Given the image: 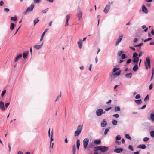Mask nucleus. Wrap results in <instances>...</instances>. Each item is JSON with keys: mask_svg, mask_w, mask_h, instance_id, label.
Listing matches in <instances>:
<instances>
[{"mask_svg": "<svg viewBox=\"0 0 154 154\" xmlns=\"http://www.w3.org/2000/svg\"><path fill=\"white\" fill-rule=\"evenodd\" d=\"M83 128V125H79L77 127V130L74 132V136L75 137L79 135L81 133Z\"/></svg>", "mask_w": 154, "mask_h": 154, "instance_id": "obj_1", "label": "nucleus"}, {"mask_svg": "<svg viewBox=\"0 0 154 154\" xmlns=\"http://www.w3.org/2000/svg\"><path fill=\"white\" fill-rule=\"evenodd\" d=\"M145 65L146 69H148L151 67L150 59L149 57H147L146 58V62L145 63Z\"/></svg>", "mask_w": 154, "mask_h": 154, "instance_id": "obj_2", "label": "nucleus"}, {"mask_svg": "<svg viewBox=\"0 0 154 154\" xmlns=\"http://www.w3.org/2000/svg\"><path fill=\"white\" fill-rule=\"evenodd\" d=\"M105 111L102 109H99L96 110V113L97 116H100L103 114H105Z\"/></svg>", "mask_w": 154, "mask_h": 154, "instance_id": "obj_3", "label": "nucleus"}, {"mask_svg": "<svg viewBox=\"0 0 154 154\" xmlns=\"http://www.w3.org/2000/svg\"><path fill=\"white\" fill-rule=\"evenodd\" d=\"M34 8V5L33 4H32L30 7H28L24 13V14H26L27 12H30L32 11Z\"/></svg>", "mask_w": 154, "mask_h": 154, "instance_id": "obj_4", "label": "nucleus"}, {"mask_svg": "<svg viewBox=\"0 0 154 154\" xmlns=\"http://www.w3.org/2000/svg\"><path fill=\"white\" fill-rule=\"evenodd\" d=\"M89 142V139L86 138L83 140L84 147L85 149H86Z\"/></svg>", "mask_w": 154, "mask_h": 154, "instance_id": "obj_5", "label": "nucleus"}, {"mask_svg": "<svg viewBox=\"0 0 154 154\" xmlns=\"http://www.w3.org/2000/svg\"><path fill=\"white\" fill-rule=\"evenodd\" d=\"M100 151L102 152L107 151L109 149V147L105 146H100Z\"/></svg>", "mask_w": 154, "mask_h": 154, "instance_id": "obj_6", "label": "nucleus"}, {"mask_svg": "<svg viewBox=\"0 0 154 154\" xmlns=\"http://www.w3.org/2000/svg\"><path fill=\"white\" fill-rule=\"evenodd\" d=\"M121 73V71H118L117 72H116V73L112 74L111 75V77L112 79H114L115 77V76H119Z\"/></svg>", "mask_w": 154, "mask_h": 154, "instance_id": "obj_7", "label": "nucleus"}, {"mask_svg": "<svg viewBox=\"0 0 154 154\" xmlns=\"http://www.w3.org/2000/svg\"><path fill=\"white\" fill-rule=\"evenodd\" d=\"M142 11L143 12L146 14H147L148 12L147 8L144 5H142Z\"/></svg>", "mask_w": 154, "mask_h": 154, "instance_id": "obj_8", "label": "nucleus"}, {"mask_svg": "<svg viewBox=\"0 0 154 154\" xmlns=\"http://www.w3.org/2000/svg\"><path fill=\"white\" fill-rule=\"evenodd\" d=\"M107 125V122L105 120V119H103V121L101 123V126L102 127H105Z\"/></svg>", "mask_w": 154, "mask_h": 154, "instance_id": "obj_9", "label": "nucleus"}, {"mask_svg": "<svg viewBox=\"0 0 154 154\" xmlns=\"http://www.w3.org/2000/svg\"><path fill=\"white\" fill-rule=\"evenodd\" d=\"M122 35H121V36H120L119 38H118L116 42L115 45L116 46H117L119 44V43L121 42V40H122Z\"/></svg>", "mask_w": 154, "mask_h": 154, "instance_id": "obj_10", "label": "nucleus"}, {"mask_svg": "<svg viewBox=\"0 0 154 154\" xmlns=\"http://www.w3.org/2000/svg\"><path fill=\"white\" fill-rule=\"evenodd\" d=\"M110 7L109 6L106 5L103 11L106 14L107 13L110 9Z\"/></svg>", "mask_w": 154, "mask_h": 154, "instance_id": "obj_11", "label": "nucleus"}, {"mask_svg": "<svg viewBox=\"0 0 154 154\" xmlns=\"http://www.w3.org/2000/svg\"><path fill=\"white\" fill-rule=\"evenodd\" d=\"M0 108H1L2 111H4L5 110L4 103L2 101L0 102Z\"/></svg>", "mask_w": 154, "mask_h": 154, "instance_id": "obj_12", "label": "nucleus"}, {"mask_svg": "<svg viewBox=\"0 0 154 154\" xmlns=\"http://www.w3.org/2000/svg\"><path fill=\"white\" fill-rule=\"evenodd\" d=\"M123 150L122 148H117L114 150V152L117 153H120L122 152Z\"/></svg>", "mask_w": 154, "mask_h": 154, "instance_id": "obj_13", "label": "nucleus"}, {"mask_svg": "<svg viewBox=\"0 0 154 154\" xmlns=\"http://www.w3.org/2000/svg\"><path fill=\"white\" fill-rule=\"evenodd\" d=\"M77 16L78 18V20H80L82 17V12H77Z\"/></svg>", "mask_w": 154, "mask_h": 154, "instance_id": "obj_14", "label": "nucleus"}, {"mask_svg": "<svg viewBox=\"0 0 154 154\" xmlns=\"http://www.w3.org/2000/svg\"><path fill=\"white\" fill-rule=\"evenodd\" d=\"M77 43L78 45L79 48V49H81L82 48V41L80 39L78 41Z\"/></svg>", "mask_w": 154, "mask_h": 154, "instance_id": "obj_15", "label": "nucleus"}, {"mask_svg": "<svg viewBox=\"0 0 154 154\" xmlns=\"http://www.w3.org/2000/svg\"><path fill=\"white\" fill-rule=\"evenodd\" d=\"M28 53L29 51H26L23 53V58L26 59L27 58Z\"/></svg>", "mask_w": 154, "mask_h": 154, "instance_id": "obj_16", "label": "nucleus"}, {"mask_svg": "<svg viewBox=\"0 0 154 154\" xmlns=\"http://www.w3.org/2000/svg\"><path fill=\"white\" fill-rule=\"evenodd\" d=\"M132 75V73H130L125 74V76L126 78L128 79L131 78Z\"/></svg>", "mask_w": 154, "mask_h": 154, "instance_id": "obj_17", "label": "nucleus"}, {"mask_svg": "<svg viewBox=\"0 0 154 154\" xmlns=\"http://www.w3.org/2000/svg\"><path fill=\"white\" fill-rule=\"evenodd\" d=\"M22 56V54H20L18 55L15 58V60H14V62H16L18 60L20 59V58H21Z\"/></svg>", "mask_w": 154, "mask_h": 154, "instance_id": "obj_18", "label": "nucleus"}, {"mask_svg": "<svg viewBox=\"0 0 154 154\" xmlns=\"http://www.w3.org/2000/svg\"><path fill=\"white\" fill-rule=\"evenodd\" d=\"M50 129L49 128L48 131V135L49 137H53V130H52V131L50 133Z\"/></svg>", "mask_w": 154, "mask_h": 154, "instance_id": "obj_19", "label": "nucleus"}, {"mask_svg": "<svg viewBox=\"0 0 154 154\" xmlns=\"http://www.w3.org/2000/svg\"><path fill=\"white\" fill-rule=\"evenodd\" d=\"M137 148L144 149L146 148V146L144 144L140 145L137 146Z\"/></svg>", "mask_w": 154, "mask_h": 154, "instance_id": "obj_20", "label": "nucleus"}, {"mask_svg": "<svg viewBox=\"0 0 154 154\" xmlns=\"http://www.w3.org/2000/svg\"><path fill=\"white\" fill-rule=\"evenodd\" d=\"M43 45V43H42L41 45H35L34 46V48L37 50H39L42 47Z\"/></svg>", "mask_w": 154, "mask_h": 154, "instance_id": "obj_21", "label": "nucleus"}, {"mask_svg": "<svg viewBox=\"0 0 154 154\" xmlns=\"http://www.w3.org/2000/svg\"><path fill=\"white\" fill-rule=\"evenodd\" d=\"M138 69V66L137 64L135 65L133 67V70L134 71L136 72L137 71Z\"/></svg>", "mask_w": 154, "mask_h": 154, "instance_id": "obj_22", "label": "nucleus"}, {"mask_svg": "<svg viewBox=\"0 0 154 154\" xmlns=\"http://www.w3.org/2000/svg\"><path fill=\"white\" fill-rule=\"evenodd\" d=\"M94 143L95 144L97 145H98L100 143L101 140L100 139L96 140H95Z\"/></svg>", "mask_w": 154, "mask_h": 154, "instance_id": "obj_23", "label": "nucleus"}, {"mask_svg": "<svg viewBox=\"0 0 154 154\" xmlns=\"http://www.w3.org/2000/svg\"><path fill=\"white\" fill-rule=\"evenodd\" d=\"M135 102L138 105L140 104L142 102L141 99H139L138 100H134Z\"/></svg>", "mask_w": 154, "mask_h": 154, "instance_id": "obj_24", "label": "nucleus"}, {"mask_svg": "<svg viewBox=\"0 0 154 154\" xmlns=\"http://www.w3.org/2000/svg\"><path fill=\"white\" fill-rule=\"evenodd\" d=\"M15 26V25L14 23H12L11 24L10 26V29L11 30H12Z\"/></svg>", "mask_w": 154, "mask_h": 154, "instance_id": "obj_25", "label": "nucleus"}, {"mask_svg": "<svg viewBox=\"0 0 154 154\" xmlns=\"http://www.w3.org/2000/svg\"><path fill=\"white\" fill-rule=\"evenodd\" d=\"M76 146L75 145H73L72 147V152L73 154H75V152H76Z\"/></svg>", "mask_w": 154, "mask_h": 154, "instance_id": "obj_26", "label": "nucleus"}, {"mask_svg": "<svg viewBox=\"0 0 154 154\" xmlns=\"http://www.w3.org/2000/svg\"><path fill=\"white\" fill-rule=\"evenodd\" d=\"M134 59L133 60V62L134 63H137L139 61V58L138 57L133 58Z\"/></svg>", "mask_w": 154, "mask_h": 154, "instance_id": "obj_27", "label": "nucleus"}, {"mask_svg": "<svg viewBox=\"0 0 154 154\" xmlns=\"http://www.w3.org/2000/svg\"><path fill=\"white\" fill-rule=\"evenodd\" d=\"M112 124L114 125H116L117 124V121L116 120H113L112 121Z\"/></svg>", "mask_w": 154, "mask_h": 154, "instance_id": "obj_28", "label": "nucleus"}, {"mask_svg": "<svg viewBox=\"0 0 154 154\" xmlns=\"http://www.w3.org/2000/svg\"><path fill=\"white\" fill-rule=\"evenodd\" d=\"M39 21V20L37 19L34 20L33 21V23H34V26H35L36 23Z\"/></svg>", "mask_w": 154, "mask_h": 154, "instance_id": "obj_29", "label": "nucleus"}, {"mask_svg": "<svg viewBox=\"0 0 154 154\" xmlns=\"http://www.w3.org/2000/svg\"><path fill=\"white\" fill-rule=\"evenodd\" d=\"M11 20L12 21H16L17 20V17L16 16L14 17H11Z\"/></svg>", "mask_w": 154, "mask_h": 154, "instance_id": "obj_30", "label": "nucleus"}, {"mask_svg": "<svg viewBox=\"0 0 154 154\" xmlns=\"http://www.w3.org/2000/svg\"><path fill=\"white\" fill-rule=\"evenodd\" d=\"M120 110V108L119 106H116L115 108V111H119Z\"/></svg>", "mask_w": 154, "mask_h": 154, "instance_id": "obj_31", "label": "nucleus"}, {"mask_svg": "<svg viewBox=\"0 0 154 154\" xmlns=\"http://www.w3.org/2000/svg\"><path fill=\"white\" fill-rule=\"evenodd\" d=\"M100 146H97L94 148V150L95 151H97L98 150H100Z\"/></svg>", "mask_w": 154, "mask_h": 154, "instance_id": "obj_32", "label": "nucleus"}, {"mask_svg": "<svg viewBox=\"0 0 154 154\" xmlns=\"http://www.w3.org/2000/svg\"><path fill=\"white\" fill-rule=\"evenodd\" d=\"M143 43H141L138 45H134V47H138L139 48H140L141 47V46L143 45Z\"/></svg>", "mask_w": 154, "mask_h": 154, "instance_id": "obj_33", "label": "nucleus"}, {"mask_svg": "<svg viewBox=\"0 0 154 154\" xmlns=\"http://www.w3.org/2000/svg\"><path fill=\"white\" fill-rule=\"evenodd\" d=\"M150 134L152 137L154 138V131H151Z\"/></svg>", "mask_w": 154, "mask_h": 154, "instance_id": "obj_34", "label": "nucleus"}, {"mask_svg": "<svg viewBox=\"0 0 154 154\" xmlns=\"http://www.w3.org/2000/svg\"><path fill=\"white\" fill-rule=\"evenodd\" d=\"M151 119L152 121H154V114L151 113L150 115Z\"/></svg>", "mask_w": 154, "mask_h": 154, "instance_id": "obj_35", "label": "nucleus"}, {"mask_svg": "<svg viewBox=\"0 0 154 154\" xmlns=\"http://www.w3.org/2000/svg\"><path fill=\"white\" fill-rule=\"evenodd\" d=\"M152 76L151 77V80H152V78L154 74V68H153L152 69Z\"/></svg>", "mask_w": 154, "mask_h": 154, "instance_id": "obj_36", "label": "nucleus"}, {"mask_svg": "<svg viewBox=\"0 0 154 154\" xmlns=\"http://www.w3.org/2000/svg\"><path fill=\"white\" fill-rule=\"evenodd\" d=\"M125 137L128 139L131 140V137H130V135L128 134H126L125 135Z\"/></svg>", "mask_w": 154, "mask_h": 154, "instance_id": "obj_37", "label": "nucleus"}, {"mask_svg": "<svg viewBox=\"0 0 154 154\" xmlns=\"http://www.w3.org/2000/svg\"><path fill=\"white\" fill-rule=\"evenodd\" d=\"M138 54L137 52H134L133 54V58H135L137 57Z\"/></svg>", "mask_w": 154, "mask_h": 154, "instance_id": "obj_38", "label": "nucleus"}, {"mask_svg": "<svg viewBox=\"0 0 154 154\" xmlns=\"http://www.w3.org/2000/svg\"><path fill=\"white\" fill-rule=\"evenodd\" d=\"M88 147L90 148H92L94 147V145L93 143H90L88 145Z\"/></svg>", "mask_w": 154, "mask_h": 154, "instance_id": "obj_39", "label": "nucleus"}, {"mask_svg": "<svg viewBox=\"0 0 154 154\" xmlns=\"http://www.w3.org/2000/svg\"><path fill=\"white\" fill-rule=\"evenodd\" d=\"M149 139V138L147 137H145L143 139V140L144 142H146L148 141Z\"/></svg>", "mask_w": 154, "mask_h": 154, "instance_id": "obj_40", "label": "nucleus"}, {"mask_svg": "<svg viewBox=\"0 0 154 154\" xmlns=\"http://www.w3.org/2000/svg\"><path fill=\"white\" fill-rule=\"evenodd\" d=\"M149 95L148 94L146 96V97L144 99V101L145 102H146L147 101H148L149 100Z\"/></svg>", "mask_w": 154, "mask_h": 154, "instance_id": "obj_41", "label": "nucleus"}, {"mask_svg": "<svg viewBox=\"0 0 154 154\" xmlns=\"http://www.w3.org/2000/svg\"><path fill=\"white\" fill-rule=\"evenodd\" d=\"M109 131V128H107L105 129L104 132V135H106Z\"/></svg>", "mask_w": 154, "mask_h": 154, "instance_id": "obj_42", "label": "nucleus"}, {"mask_svg": "<svg viewBox=\"0 0 154 154\" xmlns=\"http://www.w3.org/2000/svg\"><path fill=\"white\" fill-rule=\"evenodd\" d=\"M123 53V51H119L118 52V56H120L122 55V54Z\"/></svg>", "mask_w": 154, "mask_h": 154, "instance_id": "obj_43", "label": "nucleus"}, {"mask_svg": "<svg viewBox=\"0 0 154 154\" xmlns=\"http://www.w3.org/2000/svg\"><path fill=\"white\" fill-rule=\"evenodd\" d=\"M48 30V29H45V31L43 32L42 34V37H44V35L45 34V33L46 32H47Z\"/></svg>", "mask_w": 154, "mask_h": 154, "instance_id": "obj_44", "label": "nucleus"}, {"mask_svg": "<svg viewBox=\"0 0 154 154\" xmlns=\"http://www.w3.org/2000/svg\"><path fill=\"white\" fill-rule=\"evenodd\" d=\"M121 138V136L119 135H117L116 137V140H119Z\"/></svg>", "mask_w": 154, "mask_h": 154, "instance_id": "obj_45", "label": "nucleus"}, {"mask_svg": "<svg viewBox=\"0 0 154 154\" xmlns=\"http://www.w3.org/2000/svg\"><path fill=\"white\" fill-rule=\"evenodd\" d=\"M6 92V90H4L2 92V94H1V97H3L4 95L5 94Z\"/></svg>", "mask_w": 154, "mask_h": 154, "instance_id": "obj_46", "label": "nucleus"}, {"mask_svg": "<svg viewBox=\"0 0 154 154\" xmlns=\"http://www.w3.org/2000/svg\"><path fill=\"white\" fill-rule=\"evenodd\" d=\"M113 3V1L109 2L108 3V4L107 5V6H109V7L110 8V6L111 5H112Z\"/></svg>", "mask_w": 154, "mask_h": 154, "instance_id": "obj_47", "label": "nucleus"}, {"mask_svg": "<svg viewBox=\"0 0 154 154\" xmlns=\"http://www.w3.org/2000/svg\"><path fill=\"white\" fill-rule=\"evenodd\" d=\"M80 140L79 139H78L77 140V141H76V146H80Z\"/></svg>", "mask_w": 154, "mask_h": 154, "instance_id": "obj_48", "label": "nucleus"}, {"mask_svg": "<svg viewBox=\"0 0 154 154\" xmlns=\"http://www.w3.org/2000/svg\"><path fill=\"white\" fill-rule=\"evenodd\" d=\"M127 58V57L125 55V54H122V55H121V58L122 59H125V58Z\"/></svg>", "mask_w": 154, "mask_h": 154, "instance_id": "obj_49", "label": "nucleus"}, {"mask_svg": "<svg viewBox=\"0 0 154 154\" xmlns=\"http://www.w3.org/2000/svg\"><path fill=\"white\" fill-rule=\"evenodd\" d=\"M4 12H8L10 10L8 8H5L4 9Z\"/></svg>", "mask_w": 154, "mask_h": 154, "instance_id": "obj_50", "label": "nucleus"}, {"mask_svg": "<svg viewBox=\"0 0 154 154\" xmlns=\"http://www.w3.org/2000/svg\"><path fill=\"white\" fill-rule=\"evenodd\" d=\"M128 148L129 149L131 150V151L133 150V148L132 146L131 145H129L128 146Z\"/></svg>", "mask_w": 154, "mask_h": 154, "instance_id": "obj_51", "label": "nucleus"}, {"mask_svg": "<svg viewBox=\"0 0 154 154\" xmlns=\"http://www.w3.org/2000/svg\"><path fill=\"white\" fill-rule=\"evenodd\" d=\"M131 59H128L127 60V61H126V63H127V64H129V63H131Z\"/></svg>", "mask_w": 154, "mask_h": 154, "instance_id": "obj_52", "label": "nucleus"}, {"mask_svg": "<svg viewBox=\"0 0 154 154\" xmlns=\"http://www.w3.org/2000/svg\"><path fill=\"white\" fill-rule=\"evenodd\" d=\"M113 116L114 117H116V118H118L119 116V115L118 114H116L113 115Z\"/></svg>", "mask_w": 154, "mask_h": 154, "instance_id": "obj_53", "label": "nucleus"}, {"mask_svg": "<svg viewBox=\"0 0 154 154\" xmlns=\"http://www.w3.org/2000/svg\"><path fill=\"white\" fill-rule=\"evenodd\" d=\"M48 9V8H47V9H45L42 10V13H46V12L47 11Z\"/></svg>", "mask_w": 154, "mask_h": 154, "instance_id": "obj_54", "label": "nucleus"}, {"mask_svg": "<svg viewBox=\"0 0 154 154\" xmlns=\"http://www.w3.org/2000/svg\"><path fill=\"white\" fill-rule=\"evenodd\" d=\"M140 98V94H137L135 97V98L136 99H139Z\"/></svg>", "mask_w": 154, "mask_h": 154, "instance_id": "obj_55", "label": "nucleus"}, {"mask_svg": "<svg viewBox=\"0 0 154 154\" xmlns=\"http://www.w3.org/2000/svg\"><path fill=\"white\" fill-rule=\"evenodd\" d=\"M152 85L153 84L152 83H151L149 86V90H151L152 88Z\"/></svg>", "mask_w": 154, "mask_h": 154, "instance_id": "obj_56", "label": "nucleus"}, {"mask_svg": "<svg viewBox=\"0 0 154 154\" xmlns=\"http://www.w3.org/2000/svg\"><path fill=\"white\" fill-rule=\"evenodd\" d=\"M119 69V68H114L113 69V71L114 72H116L117 70Z\"/></svg>", "mask_w": 154, "mask_h": 154, "instance_id": "obj_57", "label": "nucleus"}, {"mask_svg": "<svg viewBox=\"0 0 154 154\" xmlns=\"http://www.w3.org/2000/svg\"><path fill=\"white\" fill-rule=\"evenodd\" d=\"M146 105L145 104V105L143 106L141 108H140L139 109H143L144 108H145L146 107Z\"/></svg>", "mask_w": 154, "mask_h": 154, "instance_id": "obj_58", "label": "nucleus"}, {"mask_svg": "<svg viewBox=\"0 0 154 154\" xmlns=\"http://www.w3.org/2000/svg\"><path fill=\"white\" fill-rule=\"evenodd\" d=\"M151 39H152L151 38H149L148 39H146L144 40V42H146L147 41H149V40H151Z\"/></svg>", "mask_w": 154, "mask_h": 154, "instance_id": "obj_59", "label": "nucleus"}, {"mask_svg": "<svg viewBox=\"0 0 154 154\" xmlns=\"http://www.w3.org/2000/svg\"><path fill=\"white\" fill-rule=\"evenodd\" d=\"M138 51H139L140 52V53L138 54L139 57H141L142 55V52L140 50H138Z\"/></svg>", "mask_w": 154, "mask_h": 154, "instance_id": "obj_60", "label": "nucleus"}, {"mask_svg": "<svg viewBox=\"0 0 154 154\" xmlns=\"http://www.w3.org/2000/svg\"><path fill=\"white\" fill-rule=\"evenodd\" d=\"M61 97V94H60L58 96H57V99L55 100V101H57V100H58V99L60 98Z\"/></svg>", "mask_w": 154, "mask_h": 154, "instance_id": "obj_61", "label": "nucleus"}, {"mask_svg": "<svg viewBox=\"0 0 154 154\" xmlns=\"http://www.w3.org/2000/svg\"><path fill=\"white\" fill-rule=\"evenodd\" d=\"M4 4V2L2 0L0 2V6H2Z\"/></svg>", "mask_w": 154, "mask_h": 154, "instance_id": "obj_62", "label": "nucleus"}, {"mask_svg": "<svg viewBox=\"0 0 154 154\" xmlns=\"http://www.w3.org/2000/svg\"><path fill=\"white\" fill-rule=\"evenodd\" d=\"M77 11L78 12H82L81 11V8H80V7L79 6H78L77 8Z\"/></svg>", "mask_w": 154, "mask_h": 154, "instance_id": "obj_63", "label": "nucleus"}, {"mask_svg": "<svg viewBox=\"0 0 154 154\" xmlns=\"http://www.w3.org/2000/svg\"><path fill=\"white\" fill-rule=\"evenodd\" d=\"M115 143H116V144H117L118 145H120L121 144V142H119V141H117V140L115 141Z\"/></svg>", "mask_w": 154, "mask_h": 154, "instance_id": "obj_64", "label": "nucleus"}]
</instances>
